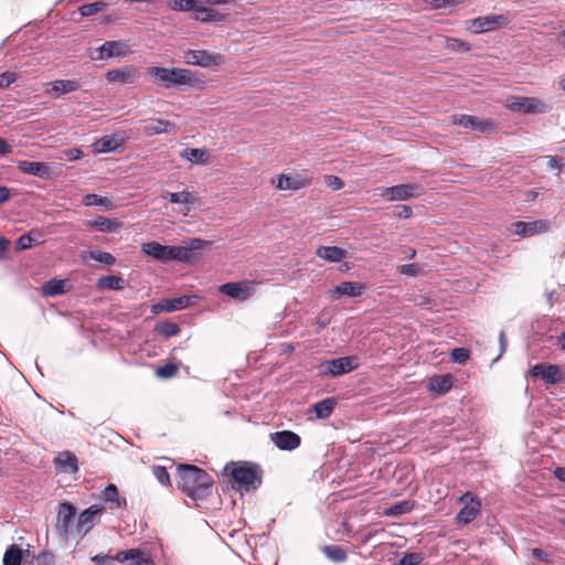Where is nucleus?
<instances>
[{"instance_id":"1","label":"nucleus","mask_w":565,"mask_h":565,"mask_svg":"<svg viewBox=\"0 0 565 565\" xmlns=\"http://www.w3.org/2000/svg\"><path fill=\"white\" fill-rule=\"evenodd\" d=\"M175 479L178 488L192 500H202L210 495L212 477L194 465H179Z\"/></svg>"},{"instance_id":"2","label":"nucleus","mask_w":565,"mask_h":565,"mask_svg":"<svg viewBox=\"0 0 565 565\" xmlns=\"http://www.w3.org/2000/svg\"><path fill=\"white\" fill-rule=\"evenodd\" d=\"M230 467H232L231 477L234 489L249 491L260 487L263 473L258 465L244 461L236 466L234 462H230L225 466L224 470L227 471Z\"/></svg>"},{"instance_id":"3","label":"nucleus","mask_w":565,"mask_h":565,"mask_svg":"<svg viewBox=\"0 0 565 565\" xmlns=\"http://www.w3.org/2000/svg\"><path fill=\"white\" fill-rule=\"evenodd\" d=\"M212 246L211 241L202 238H191L188 243L181 246L164 245V254L162 263L179 260L184 263H192L201 257L202 250Z\"/></svg>"},{"instance_id":"4","label":"nucleus","mask_w":565,"mask_h":565,"mask_svg":"<svg viewBox=\"0 0 565 565\" xmlns=\"http://www.w3.org/2000/svg\"><path fill=\"white\" fill-rule=\"evenodd\" d=\"M76 513L77 510L73 503L63 501L58 504L55 531L64 542H68L71 535L76 534Z\"/></svg>"},{"instance_id":"5","label":"nucleus","mask_w":565,"mask_h":565,"mask_svg":"<svg viewBox=\"0 0 565 565\" xmlns=\"http://www.w3.org/2000/svg\"><path fill=\"white\" fill-rule=\"evenodd\" d=\"M148 74L169 86L191 85L194 82L193 73L190 70L179 67H150Z\"/></svg>"},{"instance_id":"6","label":"nucleus","mask_w":565,"mask_h":565,"mask_svg":"<svg viewBox=\"0 0 565 565\" xmlns=\"http://www.w3.org/2000/svg\"><path fill=\"white\" fill-rule=\"evenodd\" d=\"M358 367L359 358L355 355H349L327 360L319 364L318 370L320 375L340 376L343 374H348Z\"/></svg>"},{"instance_id":"7","label":"nucleus","mask_w":565,"mask_h":565,"mask_svg":"<svg viewBox=\"0 0 565 565\" xmlns=\"http://www.w3.org/2000/svg\"><path fill=\"white\" fill-rule=\"evenodd\" d=\"M379 190L380 195L387 201H407L419 198L425 192L422 185L415 183L397 184Z\"/></svg>"},{"instance_id":"8","label":"nucleus","mask_w":565,"mask_h":565,"mask_svg":"<svg viewBox=\"0 0 565 565\" xmlns=\"http://www.w3.org/2000/svg\"><path fill=\"white\" fill-rule=\"evenodd\" d=\"M526 377H541L545 384L553 385L565 382V372L556 364L537 363L529 370Z\"/></svg>"},{"instance_id":"9","label":"nucleus","mask_w":565,"mask_h":565,"mask_svg":"<svg viewBox=\"0 0 565 565\" xmlns=\"http://www.w3.org/2000/svg\"><path fill=\"white\" fill-rule=\"evenodd\" d=\"M508 107L512 111L522 114H544L550 110V106L536 97H511Z\"/></svg>"},{"instance_id":"10","label":"nucleus","mask_w":565,"mask_h":565,"mask_svg":"<svg viewBox=\"0 0 565 565\" xmlns=\"http://www.w3.org/2000/svg\"><path fill=\"white\" fill-rule=\"evenodd\" d=\"M551 227L547 220H534L531 222L518 221L511 224V233L521 237H531L546 233Z\"/></svg>"},{"instance_id":"11","label":"nucleus","mask_w":565,"mask_h":565,"mask_svg":"<svg viewBox=\"0 0 565 565\" xmlns=\"http://www.w3.org/2000/svg\"><path fill=\"white\" fill-rule=\"evenodd\" d=\"M460 501L465 502V505L458 512L456 520L458 523L469 524L480 514L481 502L471 492L463 493Z\"/></svg>"},{"instance_id":"12","label":"nucleus","mask_w":565,"mask_h":565,"mask_svg":"<svg viewBox=\"0 0 565 565\" xmlns=\"http://www.w3.org/2000/svg\"><path fill=\"white\" fill-rule=\"evenodd\" d=\"M467 23L469 30H471L476 34H479L493 31L498 28L505 25L508 23V19L502 14L486 15L471 19L467 21Z\"/></svg>"},{"instance_id":"13","label":"nucleus","mask_w":565,"mask_h":565,"mask_svg":"<svg viewBox=\"0 0 565 565\" xmlns=\"http://www.w3.org/2000/svg\"><path fill=\"white\" fill-rule=\"evenodd\" d=\"M104 512V505L93 504L79 513L76 520L75 532L83 539L94 527V520Z\"/></svg>"},{"instance_id":"14","label":"nucleus","mask_w":565,"mask_h":565,"mask_svg":"<svg viewBox=\"0 0 565 565\" xmlns=\"http://www.w3.org/2000/svg\"><path fill=\"white\" fill-rule=\"evenodd\" d=\"M184 61L189 65L210 67L220 65L222 63V56L205 50H189L184 54Z\"/></svg>"},{"instance_id":"15","label":"nucleus","mask_w":565,"mask_h":565,"mask_svg":"<svg viewBox=\"0 0 565 565\" xmlns=\"http://www.w3.org/2000/svg\"><path fill=\"white\" fill-rule=\"evenodd\" d=\"M218 289L227 297L241 301L247 300L254 292L249 281L225 282Z\"/></svg>"},{"instance_id":"16","label":"nucleus","mask_w":565,"mask_h":565,"mask_svg":"<svg viewBox=\"0 0 565 565\" xmlns=\"http://www.w3.org/2000/svg\"><path fill=\"white\" fill-rule=\"evenodd\" d=\"M17 168L25 174L34 175L42 180L52 178V163L50 162L20 160L17 163Z\"/></svg>"},{"instance_id":"17","label":"nucleus","mask_w":565,"mask_h":565,"mask_svg":"<svg viewBox=\"0 0 565 565\" xmlns=\"http://www.w3.org/2000/svg\"><path fill=\"white\" fill-rule=\"evenodd\" d=\"M270 440L278 449L286 451L295 450L301 444L300 436L291 430L271 433Z\"/></svg>"},{"instance_id":"18","label":"nucleus","mask_w":565,"mask_h":565,"mask_svg":"<svg viewBox=\"0 0 565 565\" xmlns=\"http://www.w3.org/2000/svg\"><path fill=\"white\" fill-rule=\"evenodd\" d=\"M129 46L121 41H106L96 49L97 55L93 60L102 61L111 57L124 56L128 53Z\"/></svg>"},{"instance_id":"19","label":"nucleus","mask_w":565,"mask_h":565,"mask_svg":"<svg viewBox=\"0 0 565 565\" xmlns=\"http://www.w3.org/2000/svg\"><path fill=\"white\" fill-rule=\"evenodd\" d=\"M138 78L137 68L134 65H124L119 68L110 70L106 73V79L109 83L134 84Z\"/></svg>"},{"instance_id":"20","label":"nucleus","mask_w":565,"mask_h":565,"mask_svg":"<svg viewBox=\"0 0 565 565\" xmlns=\"http://www.w3.org/2000/svg\"><path fill=\"white\" fill-rule=\"evenodd\" d=\"M192 305V297L191 296H180L175 298H167L162 299L160 302L154 303L152 306V312H172L177 310H182Z\"/></svg>"},{"instance_id":"21","label":"nucleus","mask_w":565,"mask_h":565,"mask_svg":"<svg viewBox=\"0 0 565 565\" xmlns=\"http://www.w3.org/2000/svg\"><path fill=\"white\" fill-rule=\"evenodd\" d=\"M124 136L120 134L106 135L93 143L96 153L116 152L122 148Z\"/></svg>"},{"instance_id":"22","label":"nucleus","mask_w":565,"mask_h":565,"mask_svg":"<svg viewBox=\"0 0 565 565\" xmlns=\"http://www.w3.org/2000/svg\"><path fill=\"white\" fill-rule=\"evenodd\" d=\"M207 4L203 0H200V6H198V9L192 14V19L200 21L202 23H209V22H221L225 20V14L207 8Z\"/></svg>"},{"instance_id":"23","label":"nucleus","mask_w":565,"mask_h":565,"mask_svg":"<svg viewBox=\"0 0 565 565\" xmlns=\"http://www.w3.org/2000/svg\"><path fill=\"white\" fill-rule=\"evenodd\" d=\"M103 499L109 504L110 510L125 509L127 507V500L119 495L118 488L114 483H109L104 492Z\"/></svg>"},{"instance_id":"24","label":"nucleus","mask_w":565,"mask_h":565,"mask_svg":"<svg viewBox=\"0 0 565 565\" xmlns=\"http://www.w3.org/2000/svg\"><path fill=\"white\" fill-rule=\"evenodd\" d=\"M175 125L161 118H150L145 120L143 130L147 136L169 132Z\"/></svg>"},{"instance_id":"25","label":"nucleus","mask_w":565,"mask_h":565,"mask_svg":"<svg viewBox=\"0 0 565 565\" xmlns=\"http://www.w3.org/2000/svg\"><path fill=\"white\" fill-rule=\"evenodd\" d=\"M316 255L329 263H338L348 257V252L338 246H320Z\"/></svg>"},{"instance_id":"26","label":"nucleus","mask_w":565,"mask_h":565,"mask_svg":"<svg viewBox=\"0 0 565 565\" xmlns=\"http://www.w3.org/2000/svg\"><path fill=\"white\" fill-rule=\"evenodd\" d=\"M365 286L356 281H343L337 285L332 290V295L359 297L364 291Z\"/></svg>"},{"instance_id":"27","label":"nucleus","mask_w":565,"mask_h":565,"mask_svg":"<svg viewBox=\"0 0 565 565\" xmlns=\"http://www.w3.org/2000/svg\"><path fill=\"white\" fill-rule=\"evenodd\" d=\"M77 462V457L71 451H63L55 458L56 467L63 472H76Z\"/></svg>"},{"instance_id":"28","label":"nucleus","mask_w":565,"mask_h":565,"mask_svg":"<svg viewBox=\"0 0 565 565\" xmlns=\"http://www.w3.org/2000/svg\"><path fill=\"white\" fill-rule=\"evenodd\" d=\"M307 185L305 179L299 175L291 177L287 174H280L277 179L276 188L279 190H300Z\"/></svg>"},{"instance_id":"29","label":"nucleus","mask_w":565,"mask_h":565,"mask_svg":"<svg viewBox=\"0 0 565 565\" xmlns=\"http://www.w3.org/2000/svg\"><path fill=\"white\" fill-rule=\"evenodd\" d=\"M180 156L181 158L196 164H205L210 159L209 151L199 148H184Z\"/></svg>"},{"instance_id":"30","label":"nucleus","mask_w":565,"mask_h":565,"mask_svg":"<svg viewBox=\"0 0 565 565\" xmlns=\"http://www.w3.org/2000/svg\"><path fill=\"white\" fill-rule=\"evenodd\" d=\"M96 286L98 289L122 290L126 286V281L120 276L107 275L99 277Z\"/></svg>"},{"instance_id":"31","label":"nucleus","mask_w":565,"mask_h":565,"mask_svg":"<svg viewBox=\"0 0 565 565\" xmlns=\"http://www.w3.org/2000/svg\"><path fill=\"white\" fill-rule=\"evenodd\" d=\"M337 405V401L333 397L324 398L318 403H316L312 407L317 418L326 419L330 417L334 407Z\"/></svg>"},{"instance_id":"32","label":"nucleus","mask_w":565,"mask_h":565,"mask_svg":"<svg viewBox=\"0 0 565 565\" xmlns=\"http://www.w3.org/2000/svg\"><path fill=\"white\" fill-rule=\"evenodd\" d=\"M452 386V379L450 375H436L429 381V388L433 392L445 394Z\"/></svg>"},{"instance_id":"33","label":"nucleus","mask_w":565,"mask_h":565,"mask_svg":"<svg viewBox=\"0 0 565 565\" xmlns=\"http://www.w3.org/2000/svg\"><path fill=\"white\" fill-rule=\"evenodd\" d=\"M81 84L77 81L58 79L52 83V93L54 96L67 94L79 88Z\"/></svg>"},{"instance_id":"34","label":"nucleus","mask_w":565,"mask_h":565,"mask_svg":"<svg viewBox=\"0 0 565 565\" xmlns=\"http://www.w3.org/2000/svg\"><path fill=\"white\" fill-rule=\"evenodd\" d=\"M65 292V280L50 279L42 285V294L46 297H54Z\"/></svg>"},{"instance_id":"35","label":"nucleus","mask_w":565,"mask_h":565,"mask_svg":"<svg viewBox=\"0 0 565 565\" xmlns=\"http://www.w3.org/2000/svg\"><path fill=\"white\" fill-rule=\"evenodd\" d=\"M22 559L23 550L20 546L12 544L6 550L2 562L3 565H21Z\"/></svg>"},{"instance_id":"36","label":"nucleus","mask_w":565,"mask_h":565,"mask_svg":"<svg viewBox=\"0 0 565 565\" xmlns=\"http://www.w3.org/2000/svg\"><path fill=\"white\" fill-rule=\"evenodd\" d=\"M87 225L94 227L100 232L108 233L118 226L116 218H107L105 216H97L94 220L87 222Z\"/></svg>"},{"instance_id":"37","label":"nucleus","mask_w":565,"mask_h":565,"mask_svg":"<svg viewBox=\"0 0 565 565\" xmlns=\"http://www.w3.org/2000/svg\"><path fill=\"white\" fill-rule=\"evenodd\" d=\"M168 6L173 11L192 12L193 14L200 6V0H168Z\"/></svg>"},{"instance_id":"38","label":"nucleus","mask_w":565,"mask_h":565,"mask_svg":"<svg viewBox=\"0 0 565 565\" xmlns=\"http://www.w3.org/2000/svg\"><path fill=\"white\" fill-rule=\"evenodd\" d=\"M83 203L86 206H103L105 210H110L114 206L113 202L108 198L94 193L86 194L83 199Z\"/></svg>"},{"instance_id":"39","label":"nucleus","mask_w":565,"mask_h":565,"mask_svg":"<svg viewBox=\"0 0 565 565\" xmlns=\"http://www.w3.org/2000/svg\"><path fill=\"white\" fill-rule=\"evenodd\" d=\"M322 551L330 561L335 563L344 562L348 557L345 550L339 545H326Z\"/></svg>"},{"instance_id":"40","label":"nucleus","mask_w":565,"mask_h":565,"mask_svg":"<svg viewBox=\"0 0 565 565\" xmlns=\"http://www.w3.org/2000/svg\"><path fill=\"white\" fill-rule=\"evenodd\" d=\"M154 331L164 337V338H170V337H173V335H177L179 334V332L181 331L180 327L174 323V322H171V321H160L156 324L154 327Z\"/></svg>"},{"instance_id":"41","label":"nucleus","mask_w":565,"mask_h":565,"mask_svg":"<svg viewBox=\"0 0 565 565\" xmlns=\"http://www.w3.org/2000/svg\"><path fill=\"white\" fill-rule=\"evenodd\" d=\"M142 250L146 255L153 257L154 259L162 263L164 254V245L158 242H149L143 244Z\"/></svg>"},{"instance_id":"42","label":"nucleus","mask_w":565,"mask_h":565,"mask_svg":"<svg viewBox=\"0 0 565 565\" xmlns=\"http://www.w3.org/2000/svg\"><path fill=\"white\" fill-rule=\"evenodd\" d=\"M169 202L172 204L189 205L194 203V196L188 191L169 193Z\"/></svg>"},{"instance_id":"43","label":"nucleus","mask_w":565,"mask_h":565,"mask_svg":"<svg viewBox=\"0 0 565 565\" xmlns=\"http://www.w3.org/2000/svg\"><path fill=\"white\" fill-rule=\"evenodd\" d=\"M89 257L95 262H98V263H102V264H105L108 266H113L116 263V258L110 253L99 250V249L89 250Z\"/></svg>"},{"instance_id":"44","label":"nucleus","mask_w":565,"mask_h":565,"mask_svg":"<svg viewBox=\"0 0 565 565\" xmlns=\"http://www.w3.org/2000/svg\"><path fill=\"white\" fill-rule=\"evenodd\" d=\"M446 47L456 52H468L471 49L469 43L455 38H447Z\"/></svg>"},{"instance_id":"45","label":"nucleus","mask_w":565,"mask_h":565,"mask_svg":"<svg viewBox=\"0 0 565 565\" xmlns=\"http://www.w3.org/2000/svg\"><path fill=\"white\" fill-rule=\"evenodd\" d=\"M414 503L411 501L397 502L388 509V515H399L413 510Z\"/></svg>"},{"instance_id":"46","label":"nucleus","mask_w":565,"mask_h":565,"mask_svg":"<svg viewBox=\"0 0 565 565\" xmlns=\"http://www.w3.org/2000/svg\"><path fill=\"white\" fill-rule=\"evenodd\" d=\"M105 7V3L102 1H96L92 3H86L79 7V13L83 17H90L99 12Z\"/></svg>"},{"instance_id":"47","label":"nucleus","mask_w":565,"mask_h":565,"mask_svg":"<svg viewBox=\"0 0 565 565\" xmlns=\"http://www.w3.org/2000/svg\"><path fill=\"white\" fill-rule=\"evenodd\" d=\"M450 358L456 363L465 364L470 358V350L466 348H455L450 352Z\"/></svg>"},{"instance_id":"48","label":"nucleus","mask_w":565,"mask_h":565,"mask_svg":"<svg viewBox=\"0 0 565 565\" xmlns=\"http://www.w3.org/2000/svg\"><path fill=\"white\" fill-rule=\"evenodd\" d=\"M178 369V364L167 363L162 366H159L156 371V374L161 379H171L177 374Z\"/></svg>"},{"instance_id":"49","label":"nucleus","mask_w":565,"mask_h":565,"mask_svg":"<svg viewBox=\"0 0 565 565\" xmlns=\"http://www.w3.org/2000/svg\"><path fill=\"white\" fill-rule=\"evenodd\" d=\"M424 561L422 553H405L398 561V565H419Z\"/></svg>"},{"instance_id":"50","label":"nucleus","mask_w":565,"mask_h":565,"mask_svg":"<svg viewBox=\"0 0 565 565\" xmlns=\"http://www.w3.org/2000/svg\"><path fill=\"white\" fill-rule=\"evenodd\" d=\"M152 473L162 486H168L170 483V475L164 467L153 466Z\"/></svg>"},{"instance_id":"51","label":"nucleus","mask_w":565,"mask_h":565,"mask_svg":"<svg viewBox=\"0 0 565 565\" xmlns=\"http://www.w3.org/2000/svg\"><path fill=\"white\" fill-rule=\"evenodd\" d=\"M422 270V267L418 264H405L401 265L397 268V271L402 275L415 277L418 275V273Z\"/></svg>"},{"instance_id":"52","label":"nucleus","mask_w":565,"mask_h":565,"mask_svg":"<svg viewBox=\"0 0 565 565\" xmlns=\"http://www.w3.org/2000/svg\"><path fill=\"white\" fill-rule=\"evenodd\" d=\"M35 239L32 236V233L22 234L17 241V249L24 250L32 247Z\"/></svg>"},{"instance_id":"53","label":"nucleus","mask_w":565,"mask_h":565,"mask_svg":"<svg viewBox=\"0 0 565 565\" xmlns=\"http://www.w3.org/2000/svg\"><path fill=\"white\" fill-rule=\"evenodd\" d=\"M454 122L463 128L471 129L472 125L476 122V117L470 115L455 116Z\"/></svg>"},{"instance_id":"54","label":"nucleus","mask_w":565,"mask_h":565,"mask_svg":"<svg viewBox=\"0 0 565 565\" xmlns=\"http://www.w3.org/2000/svg\"><path fill=\"white\" fill-rule=\"evenodd\" d=\"M17 74L14 72H3L0 74V88H8L11 84L17 82Z\"/></svg>"},{"instance_id":"55","label":"nucleus","mask_w":565,"mask_h":565,"mask_svg":"<svg viewBox=\"0 0 565 565\" xmlns=\"http://www.w3.org/2000/svg\"><path fill=\"white\" fill-rule=\"evenodd\" d=\"M493 128V124L491 120H483L476 117V122L472 125L471 130H476L479 132H486Z\"/></svg>"},{"instance_id":"56","label":"nucleus","mask_w":565,"mask_h":565,"mask_svg":"<svg viewBox=\"0 0 565 565\" xmlns=\"http://www.w3.org/2000/svg\"><path fill=\"white\" fill-rule=\"evenodd\" d=\"M137 554V550H126V551H119L114 558L115 561H118L120 563L130 562V559L134 557V555Z\"/></svg>"},{"instance_id":"57","label":"nucleus","mask_w":565,"mask_h":565,"mask_svg":"<svg viewBox=\"0 0 565 565\" xmlns=\"http://www.w3.org/2000/svg\"><path fill=\"white\" fill-rule=\"evenodd\" d=\"M54 554L51 552H42L36 556L38 565H53L54 563Z\"/></svg>"},{"instance_id":"58","label":"nucleus","mask_w":565,"mask_h":565,"mask_svg":"<svg viewBox=\"0 0 565 565\" xmlns=\"http://www.w3.org/2000/svg\"><path fill=\"white\" fill-rule=\"evenodd\" d=\"M531 554L535 559H539L544 563L551 562V555L546 553L544 550L535 547L531 550Z\"/></svg>"},{"instance_id":"59","label":"nucleus","mask_w":565,"mask_h":565,"mask_svg":"<svg viewBox=\"0 0 565 565\" xmlns=\"http://www.w3.org/2000/svg\"><path fill=\"white\" fill-rule=\"evenodd\" d=\"M395 210L398 218H409L413 215V210L408 205H396Z\"/></svg>"},{"instance_id":"60","label":"nucleus","mask_w":565,"mask_h":565,"mask_svg":"<svg viewBox=\"0 0 565 565\" xmlns=\"http://www.w3.org/2000/svg\"><path fill=\"white\" fill-rule=\"evenodd\" d=\"M92 561L96 565H113L114 564V558L106 554H96L95 556L92 557Z\"/></svg>"},{"instance_id":"61","label":"nucleus","mask_w":565,"mask_h":565,"mask_svg":"<svg viewBox=\"0 0 565 565\" xmlns=\"http://www.w3.org/2000/svg\"><path fill=\"white\" fill-rule=\"evenodd\" d=\"M547 166L550 170H562L565 163L562 161V159H558L556 156H547Z\"/></svg>"},{"instance_id":"62","label":"nucleus","mask_w":565,"mask_h":565,"mask_svg":"<svg viewBox=\"0 0 565 565\" xmlns=\"http://www.w3.org/2000/svg\"><path fill=\"white\" fill-rule=\"evenodd\" d=\"M327 184L332 190H341L344 186V182L335 175H328Z\"/></svg>"},{"instance_id":"63","label":"nucleus","mask_w":565,"mask_h":565,"mask_svg":"<svg viewBox=\"0 0 565 565\" xmlns=\"http://www.w3.org/2000/svg\"><path fill=\"white\" fill-rule=\"evenodd\" d=\"M128 565H151V562L145 558L142 553L137 550V554L134 555Z\"/></svg>"},{"instance_id":"64","label":"nucleus","mask_w":565,"mask_h":565,"mask_svg":"<svg viewBox=\"0 0 565 565\" xmlns=\"http://www.w3.org/2000/svg\"><path fill=\"white\" fill-rule=\"evenodd\" d=\"M65 154L70 160H77L83 156V152L78 148H71L65 151Z\"/></svg>"}]
</instances>
